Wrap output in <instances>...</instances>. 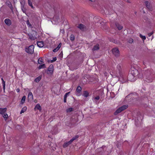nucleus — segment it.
Returning <instances> with one entry per match:
<instances>
[{
  "label": "nucleus",
  "mask_w": 155,
  "mask_h": 155,
  "mask_svg": "<svg viewBox=\"0 0 155 155\" xmlns=\"http://www.w3.org/2000/svg\"><path fill=\"white\" fill-rule=\"evenodd\" d=\"M128 107L127 105H124L117 109L114 113L115 115H117V114L121 112L122 111L124 110Z\"/></svg>",
  "instance_id": "obj_1"
},
{
  "label": "nucleus",
  "mask_w": 155,
  "mask_h": 155,
  "mask_svg": "<svg viewBox=\"0 0 155 155\" xmlns=\"http://www.w3.org/2000/svg\"><path fill=\"white\" fill-rule=\"evenodd\" d=\"M128 107L127 105H124L117 109L114 113L115 115H117V114L121 112L122 111L124 110Z\"/></svg>",
  "instance_id": "obj_2"
},
{
  "label": "nucleus",
  "mask_w": 155,
  "mask_h": 155,
  "mask_svg": "<svg viewBox=\"0 0 155 155\" xmlns=\"http://www.w3.org/2000/svg\"><path fill=\"white\" fill-rule=\"evenodd\" d=\"M128 107L127 105H124L117 109L114 113L115 115H117V114L121 112L122 111L124 110Z\"/></svg>",
  "instance_id": "obj_3"
},
{
  "label": "nucleus",
  "mask_w": 155,
  "mask_h": 155,
  "mask_svg": "<svg viewBox=\"0 0 155 155\" xmlns=\"http://www.w3.org/2000/svg\"><path fill=\"white\" fill-rule=\"evenodd\" d=\"M128 107L127 105H124L117 109L114 113L115 115H117V114L121 112L122 111L124 110Z\"/></svg>",
  "instance_id": "obj_4"
},
{
  "label": "nucleus",
  "mask_w": 155,
  "mask_h": 155,
  "mask_svg": "<svg viewBox=\"0 0 155 155\" xmlns=\"http://www.w3.org/2000/svg\"><path fill=\"white\" fill-rule=\"evenodd\" d=\"M34 46L31 45L28 47H26L25 49V51L30 54H32L34 51Z\"/></svg>",
  "instance_id": "obj_5"
},
{
  "label": "nucleus",
  "mask_w": 155,
  "mask_h": 155,
  "mask_svg": "<svg viewBox=\"0 0 155 155\" xmlns=\"http://www.w3.org/2000/svg\"><path fill=\"white\" fill-rule=\"evenodd\" d=\"M77 28L79 29L82 31H84L86 29V27L83 24H79L76 25Z\"/></svg>",
  "instance_id": "obj_6"
},
{
  "label": "nucleus",
  "mask_w": 155,
  "mask_h": 155,
  "mask_svg": "<svg viewBox=\"0 0 155 155\" xmlns=\"http://www.w3.org/2000/svg\"><path fill=\"white\" fill-rule=\"evenodd\" d=\"M143 21L145 22L147 25H150L152 24L153 21L152 20L148 18L147 17H144Z\"/></svg>",
  "instance_id": "obj_7"
},
{
  "label": "nucleus",
  "mask_w": 155,
  "mask_h": 155,
  "mask_svg": "<svg viewBox=\"0 0 155 155\" xmlns=\"http://www.w3.org/2000/svg\"><path fill=\"white\" fill-rule=\"evenodd\" d=\"M113 54L116 57H118L120 54L119 51L118 49L115 48L112 49Z\"/></svg>",
  "instance_id": "obj_8"
},
{
  "label": "nucleus",
  "mask_w": 155,
  "mask_h": 155,
  "mask_svg": "<svg viewBox=\"0 0 155 155\" xmlns=\"http://www.w3.org/2000/svg\"><path fill=\"white\" fill-rule=\"evenodd\" d=\"M138 71L137 69L133 68H131L130 70V74H132L136 76L138 74Z\"/></svg>",
  "instance_id": "obj_9"
},
{
  "label": "nucleus",
  "mask_w": 155,
  "mask_h": 155,
  "mask_svg": "<svg viewBox=\"0 0 155 155\" xmlns=\"http://www.w3.org/2000/svg\"><path fill=\"white\" fill-rule=\"evenodd\" d=\"M145 4L147 8L150 11H152L153 9V5L152 3L149 2L148 1L145 2Z\"/></svg>",
  "instance_id": "obj_10"
},
{
  "label": "nucleus",
  "mask_w": 155,
  "mask_h": 155,
  "mask_svg": "<svg viewBox=\"0 0 155 155\" xmlns=\"http://www.w3.org/2000/svg\"><path fill=\"white\" fill-rule=\"evenodd\" d=\"M126 78L123 75H120V77L119 78V80L122 83H124L126 82Z\"/></svg>",
  "instance_id": "obj_11"
},
{
  "label": "nucleus",
  "mask_w": 155,
  "mask_h": 155,
  "mask_svg": "<svg viewBox=\"0 0 155 155\" xmlns=\"http://www.w3.org/2000/svg\"><path fill=\"white\" fill-rule=\"evenodd\" d=\"M4 22L5 24L8 26H9L12 24V22L9 18H6Z\"/></svg>",
  "instance_id": "obj_12"
},
{
  "label": "nucleus",
  "mask_w": 155,
  "mask_h": 155,
  "mask_svg": "<svg viewBox=\"0 0 155 155\" xmlns=\"http://www.w3.org/2000/svg\"><path fill=\"white\" fill-rule=\"evenodd\" d=\"M135 76L132 74H129V79L131 81H134L136 80V78H135Z\"/></svg>",
  "instance_id": "obj_13"
},
{
  "label": "nucleus",
  "mask_w": 155,
  "mask_h": 155,
  "mask_svg": "<svg viewBox=\"0 0 155 155\" xmlns=\"http://www.w3.org/2000/svg\"><path fill=\"white\" fill-rule=\"evenodd\" d=\"M37 45L39 48H42L44 46V44L43 41H37Z\"/></svg>",
  "instance_id": "obj_14"
},
{
  "label": "nucleus",
  "mask_w": 155,
  "mask_h": 155,
  "mask_svg": "<svg viewBox=\"0 0 155 155\" xmlns=\"http://www.w3.org/2000/svg\"><path fill=\"white\" fill-rule=\"evenodd\" d=\"M115 25L119 30H120L123 28V26L118 23H115Z\"/></svg>",
  "instance_id": "obj_15"
},
{
  "label": "nucleus",
  "mask_w": 155,
  "mask_h": 155,
  "mask_svg": "<svg viewBox=\"0 0 155 155\" xmlns=\"http://www.w3.org/2000/svg\"><path fill=\"white\" fill-rule=\"evenodd\" d=\"M7 108H0V114L2 115L4 114L6 111Z\"/></svg>",
  "instance_id": "obj_16"
},
{
  "label": "nucleus",
  "mask_w": 155,
  "mask_h": 155,
  "mask_svg": "<svg viewBox=\"0 0 155 155\" xmlns=\"http://www.w3.org/2000/svg\"><path fill=\"white\" fill-rule=\"evenodd\" d=\"M28 97L31 100H32L33 99V94L31 92H29L28 95Z\"/></svg>",
  "instance_id": "obj_17"
},
{
  "label": "nucleus",
  "mask_w": 155,
  "mask_h": 155,
  "mask_svg": "<svg viewBox=\"0 0 155 155\" xmlns=\"http://www.w3.org/2000/svg\"><path fill=\"white\" fill-rule=\"evenodd\" d=\"M71 143L70 142V140L68 142L64 143L63 145V147L64 148L66 147Z\"/></svg>",
  "instance_id": "obj_18"
},
{
  "label": "nucleus",
  "mask_w": 155,
  "mask_h": 155,
  "mask_svg": "<svg viewBox=\"0 0 155 155\" xmlns=\"http://www.w3.org/2000/svg\"><path fill=\"white\" fill-rule=\"evenodd\" d=\"M61 43H60L59 44L58 46V47L55 48V49H54L53 50V51L54 52H56L57 51H58L59 50L60 48L61 47Z\"/></svg>",
  "instance_id": "obj_19"
},
{
  "label": "nucleus",
  "mask_w": 155,
  "mask_h": 155,
  "mask_svg": "<svg viewBox=\"0 0 155 155\" xmlns=\"http://www.w3.org/2000/svg\"><path fill=\"white\" fill-rule=\"evenodd\" d=\"M48 70L50 72V73L52 72L53 70V66L52 64L50 65L48 68Z\"/></svg>",
  "instance_id": "obj_20"
},
{
  "label": "nucleus",
  "mask_w": 155,
  "mask_h": 155,
  "mask_svg": "<svg viewBox=\"0 0 155 155\" xmlns=\"http://www.w3.org/2000/svg\"><path fill=\"white\" fill-rule=\"evenodd\" d=\"M70 93V92L66 93L64 95V102L65 103L66 102V98H67V96Z\"/></svg>",
  "instance_id": "obj_21"
},
{
  "label": "nucleus",
  "mask_w": 155,
  "mask_h": 155,
  "mask_svg": "<svg viewBox=\"0 0 155 155\" xmlns=\"http://www.w3.org/2000/svg\"><path fill=\"white\" fill-rule=\"evenodd\" d=\"M78 137V135H76L73 137L70 140V142L71 143L73 142V141L76 140Z\"/></svg>",
  "instance_id": "obj_22"
},
{
  "label": "nucleus",
  "mask_w": 155,
  "mask_h": 155,
  "mask_svg": "<svg viewBox=\"0 0 155 155\" xmlns=\"http://www.w3.org/2000/svg\"><path fill=\"white\" fill-rule=\"evenodd\" d=\"M27 109V107H26L25 106L20 111V114H21L23 113H24L25 112Z\"/></svg>",
  "instance_id": "obj_23"
},
{
  "label": "nucleus",
  "mask_w": 155,
  "mask_h": 155,
  "mask_svg": "<svg viewBox=\"0 0 155 155\" xmlns=\"http://www.w3.org/2000/svg\"><path fill=\"white\" fill-rule=\"evenodd\" d=\"M28 5L31 6V8L32 9L34 8V7L32 4L31 0H28Z\"/></svg>",
  "instance_id": "obj_24"
},
{
  "label": "nucleus",
  "mask_w": 155,
  "mask_h": 155,
  "mask_svg": "<svg viewBox=\"0 0 155 155\" xmlns=\"http://www.w3.org/2000/svg\"><path fill=\"white\" fill-rule=\"evenodd\" d=\"M99 49V46L98 45H97L94 46L93 48V51L97 50Z\"/></svg>",
  "instance_id": "obj_25"
},
{
  "label": "nucleus",
  "mask_w": 155,
  "mask_h": 155,
  "mask_svg": "<svg viewBox=\"0 0 155 155\" xmlns=\"http://www.w3.org/2000/svg\"><path fill=\"white\" fill-rule=\"evenodd\" d=\"M35 109H37L38 110H41V107L39 104H37L35 106Z\"/></svg>",
  "instance_id": "obj_26"
},
{
  "label": "nucleus",
  "mask_w": 155,
  "mask_h": 155,
  "mask_svg": "<svg viewBox=\"0 0 155 155\" xmlns=\"http://www.w3.org/2000/svg\"><path fill=\"white\" fill-rule=\"evenodd\" d=\"M21 10H22V11H23V13H25L26 14V9L25 8L24 5H22Z\"/></svg>",
  "instance_id": "obj_27"
},
{
  "label": "nucleus",
  "mask_w": 155,
  "mask_h": 155,
  "mask_svg": "<svg viewBox=\"0 0 155 155\" xmlns=\"http://www.w3.org/2000/svg\"><path fill=\"white\" fill-rule=\"evenodd\" d=\"M26 98V96H24L21 100V104H23L25 102Z\"/></svg>",
  "instance_id": "obj_28"
},
{
  "label": "nucleus",
  "mask_w": 155,
  "mask_h": 155,
  "mask_svg": "<svg viewBox=\"0 0 155 155\" xmlns=\"http://www.w3.org/2000/svg\"><path fill=\"white\" fill-rule=\"evenodd\" d=\"M2 116L4 118L5 120H7L8 117V115L6 112L4 114H3Z\"/></svg>",
  "instance_id": "obj_29"
},
{
  "label": "nucleus",
  "mask_w": 155,
  "mask_h": 155,
  "mask_svg": "<svg viewBox=\"0 0 155 155\" xmlns=\"http://www.w3.org/2000/svg\"><path fill=\"white\" fill-rule=\"evenodd\" d=\"M41 77L39 76V77L37 78H35V81L36 82H38L41 80Z\"/></svg>",
  "instance_id": "obj_30"
},
{
  "label": "nucleus",
  "mask_w": 155,
  "mask_h": 155,
  "mask_svg": "<svg viewBox=\"0 0 155 155\" xmlns=\"http://www.w3.org/2000/svg\"><path fill=\"white\" fill-rule=\"evenodd\" d=\"M89 94L88 92L87 91H84L83 93L84 96L85 97H87L88 96Z\"/></svg>",
  "instance_id": "obj_31"
},
{
  "label": "nucleus",
  "mask_w": 155,
  "mask_h": 155,
  "mask_svg": "<svg viewBox=\"0 0 155 155\" xmlns=\"http://www.w3.org/2000/svg\"><path fill=\"white\" fill-rule=\"evenodd\" d=\"M45 68V65L44 64L40 65L38 67V69H40L42 68Z\"/></svg>",
  "instance_id": "obj_32"
},
{
  "label": "nucleus",
  "mask_w": 155,
  "mask_h": 155,
  "mask_svg": "<svg viewBox=\"0 0 155 155\" xmlns=\"http://www.w3.org/2000/svg\"><path fill=\"white\" fill-rule=\"evenodd\" d=\"M43 62L42 59L41 58H39L38 60V63L39 64H41Z\"/></svg>",
  "instance_id": "obj_33"
},
{
  "label": "nucleus",
  "mask_w": 155,
  "mask_h": 155,
  "mask_svg": "<svg viewBox=\"0 0 155 155\" xmlns=\"http://www.w3.org/2000/svg\"><path fill=\"white\" fill-rule=\"evenodd\" d=\"M81 90V88L80 86L78 87L77 88V92L80 93Z\"/></svg>",
  "instance_id": "obj_34"
},
{
  "label": "nucleus",
  "mask_w": 155,
  "mask_h": 155,
  "mask_svg": "<svg viewBox=\"0 0 155 155\" xmlns=\"http://www.w3.org/2000/svg\"><path fill=\"white\" fill-rule=\"evenodd\" d=\"M149 79L146 78V81L148 82H151L152 81V79L151 78V77H150V78L149 77Z\"/></svg>",
  "instance_id": "obj_35"
},
{
  "label": "nucleus",
  "mask_w": 155,
  "mask_h": 155,
  "mask_svg": "<svg viewBox=\"0 0 155 155\" xmlns=\"http://www.w3.org/2000/svg\"><path fill=\"white\" fill-rule=\"evenodd\" d=\"M26 24L29 27H31V25L29 21L28 20L26 21Z\"/></svg>",
  "instance_id": "obj_36"
},
{
  "label": "nucleus",
  "mask_w": 155,
  "mask_h": 155,
  "mask_svg": "<svg viewBox=\"0 0 155 155\" xmlns=\"http://www.w3.org/2000/svg\"><path fill=\"white\" fill-rule=\"evenodd\" d=\"M73 111V108H69L67 110V112H70Z\"/></svg>",
  "instance_id": "obj_37"
},
{
  "label": "nucleus",
  "mask_w": 155,
  "mask_h": 155,
  "mask_svg": "<svg viewBox=\"0 0 155 155\" xmlns=\"http://www.w3.org/2000/svg\"><path fill=\"white\" fill-rule=\"evenodd\" d=\"M140 36L142 39H146V37L145 36L142 35L141 34L140 35Z\"/></svg>",
  "instance_id": "obj_38"
},
{
  "label": "nucleus",
  "mask_w": 155,
  "mask_h": 155,
  "mask_svg": "<svg viewBox=\"0 0 155 155\" xmlns=\"http://www.w3.org/2000/svg\"><path fill=\"white\" fill-rule=\"evenodd\" d=\"M111 40H110V41H112L114 43H116V44H118V43L117 42V41H116L117 40V39H110Z\"/></svg>",
  "instance_id": "obj_39"
},
{
  "label": "nucleus",
  "mask_w": 155,
  "mask_h": 155,
  "mask_svg": "<svg viewBox=\"0 0 155 155\" xmlns=\"http://www.w3.org/2000/svg\"><path fill=\"white\" fill-rule=\"evenodd\" d=\"M64 29H60V34H63L64 33Z\"/></svg>",
  "instance_id": "obj_40"
},
{
  "label": "nucleus",
  "mask_w": 155,
  "mask_h": 155,
  "mask_svg": "<svg viewBox=\"0 0 155 155\" xmlns=\"http://www.w3.org/2000/svg\"><path fill=\"white\" fill-rule=\"evenodd\" d=\"M2 83L3 85V88L4 90L5 89V81H3L2 82Z\"/></svg>",
  "instance_id": "obj_41"
},
{
  "label": "nucleus",
  "mask_w": 155,
  "mask_h": 155,
  "mask_svg": "<svg viewBox=\"0 0 155 155\" xmlns=\"http://www.w3.org/2000/svg\"><path fill=\"white\" fill-rule=\"evenodd\" d=\"M57 60V58L56 57H54L53 58V59L52 60H51V61L52 62H54L55 61Z\"/></svg>",
  "instance_id": "obj_42"
},
{
  "label": "nucleus",
  "mask_w": 155,
  "mask_h": 155,
  "mask_svg": "<svg viewBox=\"0 0 155 155\" xmlns=\"http://www.w3.org/2000/svg\"><path fill=\"white\" fill-rule=\"evenodd\" d=\"M117 68H118L119 71H120L121 68V67L120 65H118L117 66Z\"/></svg>",
  "instance_id": "obj_43"
},
{
  "label": "nucleus",
  "mask_w": 155,
  "mask_h": 155,
  "mask_svg": "<svg viewBox=\"0 0 155 155\" xmlns=\"http://www.w3.org/2000/svg\"><path fill=\"white\" fill-rule=\"evenodd\" d=\"M133 41V39H129L128 42L130 43H131Z\"/></svg>",
  "instance_id": "obj_44"
},
{
  "label": "nucleus",
  "mask_w": 155,
  "mask_h": 155,
  "mask_svg": "<svg viewBox=\"0 0 155 155\" xmlns=\"http://www.w3.org/2000/svg\"><path fill=\"white\" fill-rule=\"evenodd\" d=\"M74 37L73 35H71L70 36V39H74Z\"/></svg>",
  "instance_id": "obj_45"
},
{
  "label": "nucleus",
  "mask_w": 155,
  "mask_h": 155,
  "mask_svg": "<svg viewBox=\"0 0 155 155\" xmlns=\"http://www.w3.org/2000/svg\"><path fill=\"white\" fill-rule=\"evenodd\" d=\"M100 98V97H99V96H97L95 98V99L96 100H99Z\"/></svg>",
  "instance_id": "obj_46"
},
{
  "label": "nucleus",
  "mask_w": 155,
  "mask_h": 155,
  "mask_svg": "<svg viewBox=\"0 0 155 155\" xmlns=\"http://www.w3.org/2000/svg\"><path fill=\"white\" fill-rule=\"evenodd\" d=\"M153 34V33H152V32H151V33L148 34V35L149 37L150 36H151Z\"/></svg>",
  "instance_id": "obj_47"
},
{
  "label": "nucleus",
  "mask_w": 155,
  "mask_h": 155,
  "mask_svg": "<svg viewBox=\"0 0 155 155\" xmlns=\"http://www.w3.org/2000/svg\"><path fill=\"white\" fill-rule=\"evenodd\" d=\"M149 72H150V74L151 75L152 74V70H150L149 71Z\"/></svg>",
  "instance_id": "obj_48"
},
{
  "label": "nucleus",
  "mask_w": 155,
  "mask_h": 155,
  "mask_svg": "<svg viewBox=\"0 0 155 155\" xmlns=\"http://www.w3.org/2000/svg\"><path fill=\"white\" fill-rule=\"evenodd\" d=\"M16 91L17 92H19L20 91V90L19 88H17L16 89Z\"/></svg>",
  "instance_id": "obj_49"
},
{
  "label": "nucleus",
  "mask_w": 155,
  "mask_h": 155,
  "mask_svg": "<svg viewBox=\"0 0 155 155\" xmlns=\"http://www.w3.org/2000/svg\"><path fill=\"white\" fill-rule=\"evenodd\" d=\"M127 2H128V3H131V2L129 0H127Z\"/></svg>",
  "instance_id": "obj_50"
},
{
  "label": "nucleus",
  "mask_w": 155,
  "mask_h": 155,
  "mask_svg": "<svg viewBox=\"0 0 155 155\" xmlns=\"http://www.w3.org/2000/svg\"><path fill=\"white\" fill-rule=\"evenodd\" d=\"M89 0L91 2H94L95 1V0Z\"/></svg>",
  "instance_id": "obj_51"
},
{
  "label": "nucleus",
  "mask_w": 155,
  "mask_h": 155,
  "mask_svg": "<svg viewBox=\"0 0 155 155\" xmlns=\"http://www.w3.org/2000/svg\"><path fill=\"white\" fill-rule=\"evenodd\" d=\"M1 80H2V82H3V81H4V80H3V78H2V79H1Z\"/></svg>",
  "instance_id": "obj_52"
},
{
  "label": "nucleus",
  "mask_w": 155,
  "mask_h": 155,
  "mask_svg": "<svg viewBox=\"0 0 155 155\" xmlns=\"http://www.w3.org/2000/svg\"><path fill=\"white\" fill-rule=\"evenodd\" d=\"M71 40H74V39H71Z\"/></svg>",
  "instance_id": "obj_53"
},
{
  "label": "nucleus",
  "mask_w": 155,
  "mask_h": 155,
  "mask_svg": "<svg viewBox=\"0 0 155 155\" xmlns=\"http://www.w3.org/2000/svg\"><path fill=\"white\" fill-rule=\"evenodd\" d=\"M54 19H55V17H54Z\"/></svg>",
  "instance_id": "obj_54"
},
{
  "label": "nucleus",
  "mask_w": 155,
  "mask_h": 155,
  "mask_svg": "<svg viewBox=\"0 0 155 155\" xmlns=\"http://www.w3.org/2000/svg\"><path fill=\"white\" fill-rule=\"evenodd\" d=\"M29 39H31V38H29Z\"/></svg>",
  "instance_id": "obj_55"
}]
</instances>
